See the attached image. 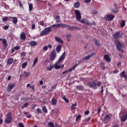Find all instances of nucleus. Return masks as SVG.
I'll return each instance as SVG.
<instances>
[{
	"instance_id": "obj_1",
	"label": "nucleus",
	"mask_w": 127,
	"mask_h": 127,
	"mask_svg": "<svg viewBox=\"0 0 127 127\" xmlns=\"http://www.w3.org/2000/svg\"><path fill=\"white\" fill-rule=\"evenodd\" d=\"M66 57V53L64 52L62 56L60 57L57 62L55 63L54 64V68L56 69H60L61 68V65H60V63H61L62 61H64V59H65V57Z\"/></svg>"
},
{
	"instance_id": "obj_2",
	"label": "nucleus",
	"mask_w": 127,
	"mask_h": 127,
	"mask_svg": "<svg viewBox=\"0 0 127 127\" xmlns=\"http://www.w3.org/2000/svg\"><path fill=\"white\" fill-rule=\"evenodd\" d=\"M74 13L75 14V17H76V20L77 21H79V22H81V23H83L84 24L85 21L86 20L85 19L81 20V19L82 18V16H81V12H80V10H75Z\"/></svg>"
},
{
	"instance_id": "obj_3",
	"label": "nucleus",
	"mask_w": 127,
	"mask_h": 127,
	"mask_svg": "<svg viewBox=\"0 0 127 127\" xmlns=\"http://www.w3.org/2000/svg\"><path fill=\"white\" fill-rule=\"evenodd\" d=\"M88 86H89V87L90 88H93L94 89H98V87H97V86H98V87H100L101 86V85H102V82H98L97 83H96L94 81H91V82H89L87 83Z\"/></svg>"
},
{
	"instance_id": "obj_4",
	"label": "nucleus",
	"mask_w": 127,
	"mask_h": 127,
	"mask_svg": "<svg viewBox=\"0 0 127 127\" xmlns=\"http://www.w3.org/2000/svg\"><path fill=\"white\" fill-rule=\"evenodd\" d=\"M63 27V28H67L69 30H77L78 28L75 26H70V25H67L65 24H60V27Z\"/></svg>"
},
{
	"instance_id": "obj_5",
	"label": "nucleus",
	"mask_w": 127,
	"mask_h": 127,
	"mask_svg": "<svg viewBox=\"0 0 127 127\" xmlns=\"http://www.w3.org/2000/svg\"><path fill=\"white\" fill-rule=\"evenodd\" d=\"M114 42L116 44V47L119 51H121L122 53H123L124 50L122 49L123 45L121 43V42L118 40H116Z\"/></svg>"
},
{
	"instance_id": "obj_6",
	"label": "nucleus",
	"mask_w": 127,
	"mask_h": 127,
	"mask_svg": "<svg viewBox=\"0 0 127 127\" xmlns=\"http://www.w3.org/2000/svg\"><path fill=\"white\" fill-rule=\"evenodd\" d=\"M12 120V116H11V113L9 112L7 114V117L5 119V123L6 124H10Z\"/></svg>"
},
{
	"instance_id": "obj_7",
	"label": "nucleus",
	"mask_w": 127,
	"mask_h": 127,
	"mask_svg": "<svg viewBox=\"0 0 127 127\" xmlns=\"http://www.w3.org/2000/svg\"><path fill=\"white\" fill-rule=\"evenodd\" d=\"M56 56H57V55L56 54V52L55 51V50H54L52 51L50 55L51 60L52 61H53V60H55Z\"/></svg>"
},
{
	"instance_id": "obj_8",
	"label": "nucleus",
	"mask_w": 127,
	"mask_h": 127,
	"mask_svg": "<svg viewBox=\"0 0 127 127\" xmlns=\"http://www.w3.org/2000/svg\"><path fill=\"white\" fill-rule=\"evenodd\" d=\"M14 87H15V83H9L7 85V91H8V92H10Z\"/></svg>"
},
{
	"instance_id": "obj_9",
	"label": "nucleus",
	"mask_w": 127,
	"mask_h": 127,
	"mask_svg": "<svg viewBox=\"0 0 127 127\" xmlns=\"http://www.w3.org/2000/svg\"><path fill=\"white\" fill-rule=\"evenodd\" d=\"M113 37L114 38H115V39H119V38H121L122 35L121 34V32L118 31L116 33H115L114 34Z\"/></svg>"
},
{
	"instance_id": "obj_10",
	"label": "nucleus",
	"mask_w": 127,
	"mask_h": 127,
	"mask_svg": "<svg viewBox=\"0 0 127 127\" xmlns=\"http://www.w3.org/2000/svg\"><path fill=\"white\" fill-rule=\"evenodd\" d=\"M114 18H115V16L112 14H110L107 15L106 19L107 21H111Z\"/></svg>"
},
{
	"instance_id": "obj_11",
	"label": "nucleus",
	"mask_w": 127,
	"mask_h": 127,
	"mask_svg": "<svg viewBox=\"0 0 127 127\" xmlns=\"http://www.w3.org/2000/svg\"><path fill=\"white\" fill-rule=\"evenodd\" d=\"M94 55H96V53H92L91 54L88 55V56H85L84 58V60L88 61L91 57H93Z\"/></svg>"
},
{
	"instance_id": "obj_12",
	"label": "nucleus",
	"mask_w": 127,
	"mask_h": 127,
	"mask_svg": "<svg viewBox=\"0 0 127 127\" xmlns=\"http://www.w3.org/2000/svg\"><path fill=\"white\" fill-rule=\"evenodd\" d=\"M127 120V113L125 114V115H124L121 118V121L122 123H125L126 121Z\"/></svg>"
},
{
	"instance_id": "obj_13",
	"label": "nucleus",
	"mask_w": 127,
	"mask_h": 127,
	"mask_svg": "<svg viewBox=\"0 0 127 127\" xmlns=\"http://www.w3.org/2000/svg\"><path fill=\"white\" fill-rule=\"evenodd\" d=\"M120 77H122V78H124L125 80H127V75H126V72L125 71H123L120 74Z\"/></svg>"
},
{
	"instance_id": "obj_14",
	"label": "nucleus",
	"mask_w": 127,
	"mask_h": 127,
	"mask_svg": "<svg viewBox=\"0 0 127 127\" xmlns=\"http://www.w3.org/2000/svg\"><path fill=\"white\" fill-rule=\"evenodd\" d=\"M28 44L30 46H36L37 45V42H35L34 41H31V42L28 43Z\"/></svg>"
},
{
	"instance_id": "obj_15",
	"label": "nucleus",
	"mask_w": 127,
	"mask_h": 127,
	"mask_svg": "<svg viewBox=\"0 0 127 127\" xmlns=\"http://www.w3.org/2000/svg\"><path fill=\"white\" fill-rule=\"evenodd\" d=\"M0 41H2V44L5 48L7 47V43H6V40L5 39H2L0 38Z\"/></svg>"
},
{
	"instance_id": "obj_16",
	"label": "nucleus",
	"mask_w": 127,
	"mask_h": 127,
	"mask_svg": "<svg viewBox=\"0 0 127 127\" xmlns=\"http://www.w3.org/2000/svg\"><path fill=\"white\" fill-rule=\"evenodd\" d=\"M20 38L21 40H25V39H26V35H25V33L22 32L21 33Z\"/></svg>"
},
{
	"instance_id": "obj_17",
	"label": "nucleus",
	"mask_w": 127,
	"mask_h": 127,
	"mask_svg": "<svg viewBox=\"0 0 127 127\" xmlns=\"http://www.w3.org/2000/svg\"><path fill=\"white\" fill-rule=\"evenodd\" d=\"M46 34H48L49 32H51V27H48L44 29Z\"/></svg>"
},
{
	"instance_id": "obj_18",
	"label": "nucleus",
	"mask_w": 127,
	"mask_h": 127,
	"mask_svg": "<svg viewBox=\"0 0 127 127\" xmlns=\"http://www.w3.org/2000/svg\"><path fill=\"white\" fill-rule=\"evenodd\" d=\"M104 58L107 62H111V58H110V56L105 55H104Z\"/></svg>"
},
{
	"instance_id": "obj_19",
	"label": "nucleus",
	"mask_w": 127,
	"mask_h": 127,
	"mask_svg": "<svg viewBox=\"0 0 127 127\" xmlns=\"http://www.w3.org/2000/svg\"><path fill=\"white\" fill-rule=\"evenodd\" d=\"M51 104L53 106H56L57 105V100L54 98H52L51 100Z\"/></svg>"
},
{
	"instance_id": "obj_20",
	"label": "nucleus",
	"mask_w": 127,
	"mask_h": 127,
	"mask_svg": "<svg viewBox=\"0 0 127 127\" xmlns=\"http://www.w3.org/2000/svg\"><path fill=\"white\" fill-rule=\"evenodd\" d=\"M93 41L95 43V44L96 45V46H101V44H100V41L97 40V39L94 38L93 39Z\"/></svg>"
},
{
	"instance_id": "obj_21",
	"label": "nucleus",
	"mask_w": 127,
	"mask_h": 127,
	"mask_svg": "<svg viewBox=\"0 0 127 127\" xmlns=\"http://www.w3.org/2000/svg\"><path fill=\"white\" fill-rule=\"evenodd\" d=\"M13 63V59L12 58H10L8 59L7 61V64L8 65H11Z\"/></svg>"
},
{
	"instance_id": "obj_22",
	"label": "nucleus",
	"mask_w": 127,
	"mask_h": 127,
	"mask_svg": "<svg viewBox=\"0 0 127 127\" xmlns=\"http://www.w3.org/2000/svg\"><path fill=\"white\" fill-rule=\"evenodd\" d=\"M55 40L57 41V42H60L62 44H63V40L61 39V38L58 37H55Z\"/></svg>"
},
{
	"instance_id": "obj_23",
	"label": "nucleus",
	"mask_w": 127,
	"mask_h": 127,
	"mask_svg": "<svg viewBox=\"0 0 127 127\" xmlns=\"http://www.w3.org/2000/svg\"><path fill=\"white\" fill-rule=\"evenodd\" d=\"M10 18L13 19V23L14 24H16L17 23V18L16 17H10Z\"/></svg>"
},
{
	"instance_id": "obj_24",
	"label": "nucleus",
	"mask_w": 127,
	"mask_h": 127,
	"mask_svg": "<svg viewBox=\"0 0 127 127\" xmlns=\"http://www.w3.org/2000/svg\"><path fill=\"white\" fill-rule=\"evenodd\" d=\"M76 88L77 90H80V91H83L84 90V87H83L82 85H77L76 86Z\"/></svg>"
},
{
	"instance_id": "obj_25",
	"label": "nucleus",
	"mask_w": 127,
	"mask_h": 127,
	"mask_svg": "<svg viewBox=\"0 0 127 127\" xmlns=\"http://www.w3.org/2000/svg\"><path fill=\"white\" fill-rule=\"evenodd\" d=\"M77 66H78V64H75L72 67L68 69V72H72V70H74V69H75Z\"/></svg>"
},
{
	"instance_id": "obj_26",
	"label": "nucleus",
	"mask_w": 127,
	"mask_h": 127,
	"mask_svg": "<svg viewBox=\"0 0 127 127\" xmlns=\"http://www.w3.org/2000/svg\"><path fill=\"white\" fill-rule=\"evenodd\" d=\"M50 27L51 28V27H53V28H55V27H56V28H59V27H60V24H53L52 26H51Z\"/></svg>"
},
{
	"instance_id": "obj_27",
	"label": "nucleus",
	"mask_w": 127,
	"mask_h": 127,
	"mask_svg": "<svg viewBox=\"0 0 127 127\" xmlns=\"http://www.w3.org/2000/svg\"><path fill=\"white\" fill-rule=\"evenodd\" d=\"M56 51H57V53H59V52H60V51H61V45H59L57 46V47L56 48Z\"/></svg>"
},
{
	"instance_id": "obj_28",
	"label": "nucleus",
	"mask_w": 127,
	"mask_h": 127,
	"mask_svg": "<svg viewBox=\"0 0 127 127\" xmlns=\"http://www.w3.org/2000/svg\"><path fill=\"white\" fill-rule=\"evenodd\" d=\"M121 21L122 22L120 24L121 27H122V28L125 27V26H126V21L122 20Z\"/></svg>"
},
{
	"instance_id": "obj_29",
	"label": "nucleus",
	"mask_w": 127,
	"mask_h": 127,
	"mask_svg": "<svg viewBox=\"0 0 127 127\" xmlns=\"http://www.w3.org/2000/svg\"><path fill=\"white\" fill-rule=\"evenodd\" d=\"M74 7L75 8H79L80 7V2H76L74 4Z\"/></svg>"
},
{
	"instance_id": "obj_30",
	"label": "nucleus",
	"mask_w": 127,
	"mask_h": 127,
	"mask_svg": "<svg viewBox=\"0 0 127 127\" xmlns=\"http://www.w3.org/2000/svg\"><path fill=\"white\" fill-rule=\"evenodd\" d=\"M37 62H38V58H35V60L33 62L32 67H34V66H35V65H36V63H37Z\"/></svg>"
},
{
	"instance_id": "obj_31",
	"label": "nucleus",
	"mask_w": 127,
	"mask_h": 127,
	"mask_svg": "<svg viewBox=\"0 0 127 127\" xmlns=\"http://www.w3.org/2000/svg\"><path fill=\"white\" fill-rule=\"evenodd\" d=\"M71 36H72V35H71V34H68L67 35H66V40L67 41H68V42H70Z\"/></svg>"
},
{
	"instance_id": "obj_32",
	"label": "nucleus",
	"mask_w": 127,
	"mask_h": 127,
	"mask_svg": "<svg viewBox=\"0 0 127 127\" xmlns=\"http://www.w3.org/2000/svg\"><path fill=\"white\" fill-rule=\"evenodd\" d=\"M42 110H43V112H44V113H45V114H47V113H48V111L46 108V106H43Z\"/></svg>"
},
{
	"instance_id": "obj_33",
	"label": "nucleus",
	"mask_w": 127,
	"mask_h": 127,
	"mask_svg": "<svg viewBox=\"0 0 127 127\" xmlns=\"http://www.w3.org/2000/svg\"><path fill=\"white\" fill-rule=\"evenodd\" d=\"M112 12H114V13H118V12H119V9L118 8L113 9Z\"/></svg>"
},
{
	"instance_id": "obj_34",
	"label": "nucleus",
	"mask_w": 127,
	"mask_h": 127,
	"mask_svg": "<svg viewBox=\"0 0 127 127\" xmlns=\"http://www.w3.org/2000/svg\"><path fill=\"white\" fill-rule=\"evenodd\" d=\"M84 24H86V25H93V24H92V23L89 22V21H88V20H85V21H84Z\"/></svg>"
},
{
	"instance_id": "obj_35",
	"label": "nucleus",
	"mask_w": 127,
	"mask_h": 127,
	"mask_svg": "<svg viewBox=\"0 0 127 127\" xmlns=\"http://www.w3.org/2000/svg\"><path fill=\"white\" fill-rule=\"evenodd\" d=\"M21 100L22 101H24V102H27V101H28V98H26L25 97H22L21 98Z\"/></svg>"
},
{
	"instance_id": "obj_36",
	"label": "nucleus",
	"mask_w": 127,
	"mask_h": 127,
	"mask_svg": "<svg viewBox=\"0 0 127 127\" xmlns=\"http://www.w3.org/2000/svg\"><path fill=\"white\" fill-rule=\"evenodd\" d=\"M26 66H27V62H25V63L22 64V68L23 69H24V68H25Z\"/></svg>"
},
{
	"instance_id": "obj_37",
	"label": "nucleus",
	"mask_w": 127,
	"mask_h": 127,
	"mask_svg": "<svg viewBox=\"0 0 127 127\" xmlns=\"http://www.w3.org/2000/svg\"><path fill=\"white\" fill-rule=\"evenodd\" d=\"M48 127H54V124L52 122H49L48 124Z\"/></svg>"
},
{
	"instance_id": "obj_38",
	"label": "nucleus",
	"mask_w": 127,
	"mask_h": 127,
	"mask_svg": "<svg viewBox=\"0 0 127 127\" xmlns=\"http://www.w3.org/2000/svg\"><path fill=\"white\" fill-rule=\"evenodd\" d=\"M110 119H111V117H110V115H105V116L104 117V120L105 121H107V120H110Z\"/></svg>"
},
{
	"instance_id": "obj_39",
	"label": "nucleus",
	"mask_w": 127,
	"mask_h": 127,
	"mask_svg": "<svg viewBox=\"0 0 127 127\" xmlns=\"http://www.w3.org/2000/svg\"><path fill=\"white\" fill-rule=\"evenodd\" d=\"M40 36H43L44 35H46V34L45 31H44V30H43V31H42L40 32Z\"/></svg>"
},
{
	"instance_id": "obj_40",
	"label": "nucleus",
	"mask_w": 127,
	"mask_h": 127,
	"mask_svg": "<svg viewBox=\"0 0 127 127\" xmlns=\"http://www.w3.org/2000/svg\"><path fill=\"white\" fill-rule=\"evenodd\" d=\"M56 22L57 23H58V22H60V16L59 15H58L56 16Z\"/></svg>"
},
{
	"instance_id": "obj_41",
	"label": "nucleus",
	"mask_w": 127,
	"mask_h": 127,
	"mask_svg": "<svg viewBox=\"0 0 127 127\" xmlns=\"http://www.w3.org/2000/svg\"><path fill=\"white\" fill-rule=\"evenodd\" d=\"M33 8V5H32V4H29V11H31Z\"/></svg>"
},
{
	"instance_id": "obj_42",
	"label": "nucleus",
	"mask_w": 127,
	"mask_h": 127,
	"mask_svg": "<svg viewBox=\"0 0 127 127\" xmlns=\"http://www.w3.org/2000/svg\"><path fill=\"white\" fill-rule=\"evenodd\" d=\"M28 106V103H25L23 106L21 107V109L23 110V109H24V108H26Z\"/></svg>"
},
{
	"instance_id": "obj_43",
	"label": "nucleus",
	"mask_w": 127,
	"mask_h": 127,
	"mask_svg": "<svg viewBox=\"0 0 127 127\" xmlns=\"http://www.w3.org/2000/svg\"><path fill=\"white\" fill-rule=\"evenodd\" d=\"M63 100H64V101H65L66 103H69V99H66V97H65V95H64L63 97Z\"/></svg>"
},
{
	"instance_id": "obj_44",
	"label": "nucleus",
	"mask_w": 127,
	"mask_h": 127,
	"mask_svg": "<svg viewBox=\"0 0 127 127\" xmlns=\"http://www.w3.org/2000/svg\"><path fill=\"white\" fill-rule=\"evenodd\" d=\"M91 13L92 14H97L98 13V11L96 10H91Z\"/></svg>"
},
{
	"instance_id": "obj_45",
	"label": "nucleus",
	"mask_w": 127,
	"mask_h": 127,
	"mask_svg": "<svg viewBox=\"0 0 127 127\" xmlns=\"http://www.w3.org/2000/svg\"><path fill=\"white\" fill-rule=\"evenodd\" d=\"M76 105H77L76 104V103H75V104H72V106H71V107L72 110H75V107H76Z\"/></svg>"
},
{
	"instance_id": "obj_46",
	"label": "nucleus",
	"mask_w": 127,
	"mask_h": 127,
	"mask_svg": "<svg viewBox=\"0 0 127 127\" xmlns=\"http://www.w3.org/2000/svg\"><path fill=\"white\" fill-rule=\"evenodd\" d=\"M43 49L44 51H47L48 50V46H45L43 48Z\"/></svg>"
},
{
	"instance_id": "obj_47",
	"label": "nucleus",
	"mask_w": 127,
	"mask_h": 127,
	"mask_svg": "<svg viewBox=\"0 0 127 127\" xmlns=\"http://www.w3.org/2000/svg\"><path fill=\"white\" fill-rule=\"evenodd\" d=\"M56 87H57V84H56L55 85H53L51 89V90H54V89H56Z\"/></svg>"
},
{
	"instance_id": "obj_48",
	"label": "nucleus",
	"mask_w": 127,
	"mask_h": 127,
	"mask_svg": "<svg viewBox=\"0 0 127 127\" xmlns=\"http://www.w3.org/2000/svg\"><path fill=\"white\" fill-rule=\"evenodd\" d=\"M26 55V53L25 52H23L22 53H21V57H25V55Z\"/></svg>"
},
{
	"instance_id": "obj_49",
	"label": "nucleus",
	"mask_w": 127,
	"mask_h": 127,
	"mask_svg": "<svg viewBox=\"0 0 127 127\" xmlns=\"http://www.w3.org/2000/svg\"><path fill=\"white\" fill-rule=\"evenodd\" d=\"M52 69H53V66H52L51 65L50 67H47L48 71H51V70H52Z\"/></svg>"
},
{
	"instance_id": "obj_50",
	"label": "nucleus",
	"mask_w": 127,
	"mask_h": 127,
	"mask_svg": "<svg viewBox=\"0 0 127 127\" xmlns=\"http://www.w3.org/2000/svg\"><path fill=\"white\" fill-rule=\"evenodd\" d=\"M79 120H81V115H78L76 118V121H79Z\"/></svg>"
},
{
	"instance_id": "obj_51",
	"label": "nucleus",
	"mask_w": 127,
	"mask_h": 127,
	"mask_svg": "<svg viewBox=\"0 0 127 127\" xmlns=\"http://www.w3.org/2000/svg\"><path fill=\"white\" fill-rule=\"evenodd\" d=\"M36 111H37L38 114H41V113H42L41 110L40 108L37 109Z\"/></svg>"
},
{
	"instance_id": "obj_52",
	"label": "nucleus",
	"mask_w": 127,
	"mask_h": 127,
	"mask_svg": "<svg viewBox=\"0 0 127 127\" xmlns=\"http://www.w3.org/2000/svg\"><path fill=\"white\" fill-rule=\"evenodd\" d=\"M18 4L20 7H22V3H21V2L19 0H18Z\"/></svg>"
},
{
	"instance_id": "obj_53",
	"label": "nucleus",
	"mask_w": 127,
	"mask_h": 127,
	"mask_svg": "<svg viewBox=\"0 0 127 127\" xmlns=\"http://www.w3.org/2000/svg\"><path fill=\"white\" fill-rule=\"evenodd\" d=\"M18 127H24V126L23 125V124L22 123H20L18 124Z\"/></svg>"
},
{
	"instance_id": "obj_54",
	"label": "nucleus",
	"mask_w": 127,
	"mask_h": 127,
	"mask_svg": "<svg viewBox=\"0 0 127 127\" xmlns=\"http://www.w3.org/2000/svg\"><path fill=\"white\" fill-rule=\"evenodd\" d=\"M40 25L42 26H44V21L42 20L40 23Z\"/></svg>"
},
{
	"instance_id": "obj_55",
	"label": "nucleus",
	"mask_w": 127,
	"mask_h": 127,
	"mask_svg": "<svg viewBox=\"0 0 127 127\" xmlns=\"http://www.w3.org/2000/svg\"><path fill=\"white\" fill-rule=\"evenodd\" d=\"M85 3H89L92 0H84Z\"/></svg>"
},
{
	"instance_id": "obj_56",
	"label": "nucleus",
	"mask_w": 127,
	"mask_h": 127,
	"mask_svg": "<svg viewBox=\"0 0 127 127\" xmlns=\"http://www.w3.org/2000/svg\"><path fill=\"white\" fill-rule=\"evenodd\" d=\"M14 48L15 50H19V49H20V48L19 47V46H16Z\"/></svg>"
},
{
	"instance_id": "obj_57",
	"label": "nucleus",
	"mask_w": 127,
	"mask_h": 127,
	"mask_svg": "<svg viewBox=\"0 0 127 127\" xmlns=\"http://www.w3.org/2000/svg\"><path fill=\"white\" fill-rule=\"evenodd\" d=\"M2 67H3V65H2L1 64H0V72L2 71Z\"/></svg>"
},
{
	"instance_id": "obj_58",
	"label": "nucleus",
	"mask_w": 127,
	"mask_h": 127,
	"mask_svg": "<svg viewBox=\"0 0 127 127\" xmlns=\"http://www.w3.org/2000/svg\"><path fill=\"white\" fill-rule=\"evenodd\" d=\"M89 114H90V111H87L84 112V115L85 116H87V115H89Z\"/></svg>"
},
{
	"instance_id": "obj_59",
	"label": "nucleus",
	"mask_w": 127,
	"mask_h": 127,
	"mask_svg": "<svg viewBox=\"0 0 127 127\" xmlns=\"http://www.w3.org/2000/svg\"><path fill=\"white\" fill-rule=\"evenodd\" d=\"M32 30L35 29V24H33L32 25Z\"/></svg>"
},
{
	"instance_id": "obj_60",
	"label": "nucleus",
	"mask_w": 127,
	"mask_h": 127,
	"mask_svg": "<svg viewBox=\"0 0 127 127\" xmlns=\"http://www.w3.org/2000/svg\"><path fill=\"white\" fill-rule=\"evenodd\" d=\"M113 74H117V73H119V70L117 69H115L113 71Z\"/></svg>"
},
{
	"instance_id": "obj_61",
	"label": "nucleus",
	"mask_w": 127,
	"mask_h": 127,
	"mask_svg": "<svg viewBox=\"0 0 127 127\" xmlns=\"http://www.w3.org/2000/svg\"><path fill=\"white\" fill-rule=\"evenodd\" d=\"M25 74L26 77H28V76L30 75V73H29V72H26V71H25Z\"/></svg>"
},
{
	"instance_id": "obj_62",
	"label": "nucleus",
	"mask_w": 127,
	"mask_h": 127,
	"mask_svg": "<svg viewBox=\"0 0 127 127\" xmlns=\"http://www.w3.org/2000/svg\"><path fill=\"white\" fill-rule=\"evenodd\" d=\"M91 120V117H88V118H86L85 119V122H89Z\"/></svg>"
},
{
	"instance_id": "obj_63",
	"label": "nucleus",
	"mask_w": 127,
	"mask_h": 127,
	"mask_svg": "<svg viewBox=\"0 0 127 127\" xmlns=\"http://www.w3.org/2000/svg\"><path fill=\"white\" fill-rule=\"evenodd\" d=\"M7 20V17H4L3 18H2V21H6Z\"/></svg>"
},
{
	"instance_id": "obj_64",
	"label": "nucleus",
	"mask_w": 127,
	"mask_h": 127,
	"mask_svg": "<svg viewBox=\"0 0 127 127\" xmlns=\"http://www.w3.org/2000/svg\"><path fill=\"white\" fill-rule=\"evenodd\" d=\"M8 27H9L8 26L5 25L4 26V29L5 30L8 29Z\"/></svg>"
}]
</instances>
